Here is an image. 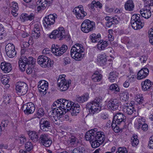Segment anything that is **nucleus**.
Here are the masks:
<instances>
[{
    "label": "nucleus",
    "mask_w": 153,
    "mask_h": 153,
    "mask_svg": "<svg viewBox=\"0 0 153 153\" xmlns=\"http://www.w3.org/2000/svg\"><path fill=\"white\" fill-rule=\"evenodd\" d=\"M97 131V128L91 129L88 131L85 135V139L90 142L91 147L94 148L99 147L105 139L104 133Z\"/></svg>",
    "instance_id": "1"
},
{
    "label": "nucleus",
    "mask_w": 153,
    "mask_h": 153,
    "mask_svg": "<svg viewBox=\"0 0 153 153\" xmlns=\"http://www.w3.org/2000/svg\"><path fill=\"white\" fill-rule=\"evenodd\" d=\"M51 111V118L53 122L56 124H59L60 120L67 121L69 120V117L68 115L64 114V111L58 109L56 108H52Z\"/></svg>",
    "instance_id": "2"
},
{
    "label": "nucleus",
    "mask_w": 153,
    "mask_h": 153,
    "mask_svg": "<svg viewBox=\"0 0 153 153\" xmlns=\"http://www.w3.org/2000/svg\"><path fill=\"white\" fill-rule=\"evenodd\" d=\"M84 51L83 46L80 44H76L71 50L70 55L71 57L76 60H80L84 57L82 53Z\"/></svg>",
    "instance_id": "3"
},
{
    "label": "nucleus",
    "mask_w": 153,
    "mask_h": 153,
    "mask_svg": "<svg viewBox=\"0 0 153 153\" xmlns=\"http://www.w3.org/2000/svg\"><path fill=\"white\" fill-rule=\"evenodd\" d=\"M73 103H74L69 100L60 99L54 102L53 106L56 107L55 108L58 109L63 110L65 113L66 109L69 110L70 109L71 107L72 106Z\"/></svg>",
    "instance_id": "4"
},
{
    "label": "nucleus",
    "mask_w": 153,
    "mask_h": 153,
    "mask_svg": "<svg viewBox=\"0 0 153 153\" xmlns=\"http://www.w3.org/2000/svg\"><path fill=\"white\" fill-rule=\"evenodd\" d=\"M101 99L100 98L97 97L94 100L87 103L86 107L90 114H93L95 112H98L101 110Z\"/></svg>",
    "instance_id": "5"
},
{
    "label": "nucleus",
    "mask_w": 153,
    "mask_h": 153,
    "mask_svg": "<svg viewBox=\"0 0 153 153\" xmlns=\"http://www.w3.org/2000/svg\"><path fill=\"white\" fill-rule=\"evenodd\" d=\"M142 17L139 14H134L131 18V23L132 27L135 30L142 28L144 25V23L141 20Z\"/></svg>",
    "instance_id": "6"
},
{
    "label": "nucleus",
    "mask_w": 153,
    "mask_h": 153,
    "mask_svg": "<svg viewBox=\"0 0 153 153\" xmlns=\"http://www.w3.org/2000/svg\"><path fill=\"white\" fill-rule=\"evenodd\" d=\"M95 29V23L93 21L88 19L84 20L81 25V31L85 33L92 31Z\"/></svg>",
    "instance_id": "7"
},
{
    "label": "nucleus",
    "mask_w": 153,
    "mask_h": 153,
    "mask_svg": "<svg viewBox=\"0 0 153 153\" xmlns=\"http://www.w3.org/2000/svg\"><path fill=\"white\" fill-rule=\"evenodd\" d=\"M65 75L64 74L59 76L57 80V84L60 90L63 91L67 90L69 88L71 83L70 79L66 80L65 78Z\"/></svg>",
    "instance_id": "8"
},
{
    "label": "nucleus",
    "mask_w": 153,
    "mask_h": 153,
    "mask_svg": "<svg viewBox=\"0 0 153 153\" xmlns=\"http://www.w3.org/2000/svg\"><path fill=\"white\" fill-rule=\"evenodd\" d=\"M36 62V59L32 57H29L27 58L26 56H23L19 61V68L22 71H24L25 70V66L27 65H33Z\"/></svg>",
    "instance_id": "9"
},
{
    "label": "nucleus",
    "mask_w": 153,
    "mask_h": 153,
    "mask_svg": "<svg viewBox=\"0 0 153 153\" xmlns=\"http://www.w3.org/2000/svg\"><path fill=\"white\" fill-rule=\"evenodd\" d=\"M68 47L63 45L61 47L57 44H53L51 48V51L55 56H60L63 54L67 50Z\"/></svg>",
    "instance_id": "10"
},
{
    "label": "nucleus",
    "mask_w": 153,
    "mask_h": 153,
    "mask_svg": "<svg viewBox=\"0 0 153 153\" xmlns=\"http://www.w3.org/2000/svg\"><path fill=\"white\" fill-rule=\"evenodd\" d=\"M65 32L64 28L60 27L57 29L53 30L49 35V37L51 39H53L59 38L60 40H61L65 38Z\"/></svg>",
    "instance_id": "11"
},
{
    "label": "nucleus",
    "mask_w": 153,
    "mask_h": 153,
    "mask_svg": "<svg viewBox=\"0 0 153 153\" xmlns=\"http://www.w3.org/2000/svg\"><path fill=\"white\" fill-rule=\"evenodd\" d=\"M16 90L19 95H23L25 94L28 90L27 84L23 82H18L16 84Z\"/></svg>",
    "instance_id": "12"
},
{
    "label": "nucleus",
    "mask_w": 153,
    "mask_h": 153,
    "mask_svg": "<svg viewBox=\"0 0 153 153\" xmlns=\"http://www.w3.org/2000/svg\"><path fill=\"white\" fill-rule=\"evenodd\" d=\"M57 18V16L55 13L50 14L45 17L44 19L43 24L47 29L50 28L51 25L55 22V19Z\"/></svg>",
    "instance_id": "13"
},
{
    "label": "nucleus",
    "mask_w": 153,
    "mask_h": 153,
    "mask_svg": "<svg viewBox=\"0 0 153 153\" xmlns=\"http://www.w3.org/2000/svg\"><path fill=\"white\" fill-rule=\"evenodd\" d=\"M73 13L75 14L77 19H82L87 15L86 13L84 11L82 5L75 7L73 10Z\"/></svg>",
    "instance_id": "14"
},
{
    "label": "nucleus",
    "mask_w": 153,
    "mask_h": 153,
    "mask_svg": "<svg viewBox=\"0 0 153 153\" xmlns=\"http://www.w3.org/2000/svg\"><path fill=\"white\" fill-rule=\"evenodd\" d=\"M39 140L41 144L45 147H49L52 143V140L48 137V134H42L39 137Z\"/></svg>",
    "instance_id": "15"
},
{
    "label": "nucleus",
    "mask_w": 153,
    "mask_h": 153,
    "mask_svg": "<svg viewBox=\"0 0 153 153\" xmlns=\"http://www.w3.org/2000/svg\"><path fill=\"white\" fill-rule=\"evenodd\" d=\"M51 122L50 120L46 118H43L40 121V127L43 131H48L51 127Z\"/></svg>",
    "instance_id": "16"
},
{
    "label": "nucleus",
    "mask_w": 153,
    "mask_h": 153,
    "mask_svg": "<svg viewBox=\"0 0 153 153\" xmlns=\"http://www.w3.org/2000/svg\"><path fill=\"white\" fill-rule=\"evenodd\" d=\"M53 1V0H38L36 2L37 6L36 10L39 12L44 10L48 5L51 4Z\"/></svg>",
    "instance_id": "17"
},
{
    "label": "nucleus",
    "mask_w": 153,
    "mask_h": 153,
    "mask_svg": "<svg viewBox=\"0 0 153 153\" xmlns=\"http://www.w3.org/2000/svg\"><path fill=\"white\" fill-rule=\"evenodd\" d=\"M23 109L25 113L27 115L33 113L35 110V106L33 103L30 102L23 105Z\"/></svg>",
    "instance_id": "18"
},
{
    "label": "nucleus",
    "mask_w": 153,
    "mask_h": 153,
    "mask_svg": "<svg viewBox=\"0 0 153 153\" xmlns=\"http://www.w3.org/2000/svg\"><path fill=\"white\" fill-rule=\"evenodd\" d=\"M150 5H145L143 8L141 9L140 13L142 16L145 19H148L151 16V12L150 11Z\"/></svg>",
    "instance_id": "19"
},
{
    "label": "nucleus",
    "mask_w": 153,
    "mask_h": 153,
    "mask_svg": "<svg viewBox=\"0 0 153 153\" xmlns=\"http://www.w3.org/2000/svg\"><path fill=\"white\" fill-rule=\"evenodd\" d=\"M120 106V103L118 100L116 99H110L107 103L108 108L112 110L118 109Z\"/></svg>",
    "instance_id": "20"
},
{
    "label": "nucleus",
    "mask_w": 153,
    "mask_h": 153,
    "mask_svg": "<svg viewBox=\"0 0 153 153\" xmlns=\"http://www.w3.org/2000/svg\"><path fill=\"white\" fill-rule=\"evenodd\" d=\"M123 111L124 113L128 115H131L136 111L134 107L132 105V104L130 103H126L124 104L123 106Z\"/></svg>",
    "instance_id": "21"
},
{
    "label": "nucleus",
    "mask_w": 153,
    "mask_h": 153,
    "mask_svg": "<svg viewBox=\"0 0 153 153\" xmlns=\"http://www.w3.org/2000/svg\"><path fill=\"white\" fill-rule=\"evenodd\" d=\"M126 117L125 116L121 113H117L114 117L112 122L116 123L117 124H120L122 122L125 121Z\"/></svg>",
    "instance_id": "22"
},
{
    "label": "nucleus",
    "mask_w": 153,
    "mask_h": 153,
    "mask_svg": "<svg viewBox=\"0 0 153 153\" xmlns=\"http://www.w3.org/2000/svg\"><path fill=\"white\" fill-rule=\"evenodd\" d=\"M149 73V70L147 68H143L138 72L137 79L140 80L145 78L148 75Z\"/></svg>",
    "instance_id": "23"
},
{
    "label": "nucleus",
    "mask_w": 153,
    "mask_h": 153,
    "mask_svg": "<svg viewBox=\"0 0 153 153\" xmlns=\"http://www.w3.org/2000/svg\"><path fill=\"white\" fill-rule=\"evenodd\" d=\"M70 112L72 116H76L80 111L79 105L77 103H73L72 106L71 107Z\"/></svg>",
    "instance_id": "24"
},
{
    "label": "nucleus",
    "mask_w": 153,
    "mask_h": 153,
    "mask_svg": "<svg viewBox=\"0 0 153 153\" xmlns=\"http://www.w3.org/2000/svg\"><path fill=\"white\" fill-rule=\"evenodd\" d=\"M1 68L5 73L9 72L12 70L11 65L10 63L3 62L1 63Z\"/></svg>",
    "instance_id": "25"
},
{
    "label": "nucleus",
    "mask_w": 153,
    "mask_h": 153,
    "mask_svg": "<svg viewBox=\"0 0 153 153\" xmlns=\"http://www.w3.org/2000/svg\"><path fill=\"white\" fill-rule=\"evenodd\" d=\"M89 98L88 94L85 93L81 96H80L79 95H76V96L75 100L78 102L83 103L87 101Z\"/></svg>",
    "instance_id": "26"
},
{
    "label": "nucleus",
    "mask_w": 153,
    "mask_h": 153,
    "mask_svg": "<svg viewBox=\"0 0 153 153\" xmlns=\"http://www.w3.org/2000/svg\"><path fill=\"white\" fill-rule=\"evenodd\" d=\"M152 85V82L148 79H146L141 83L142 88L144 91H146L149 89Z\"/></svg>",
    "instance_id": "27"
},
{
    "label": "nucleus",
    "mask_w": 153,
    "mask_h": 153,
    "mask_svg": "<svg viewBox=\"0 0 153 153\" xmlns=\"http://www.w3.org/2000/svg\"><path fill=\"white\" fill-rule=\"evenodd\" d=\"M27 134L30 139L34 142H36L38 140L39 135L38 133L35 131H28Z\"/></svg>",
    "instance_id": "28"
},
{
    "label": "nucleus",
    "mask_w": 153,
    "mask_h": 153,
    "mask_svg": "<svg viewBox=\"0 0 153 153\" xmlns=\"http://www.w3.org/2000/svg\"><path fill=\"white\" fill-rule=\"evenodd\" d=\"M102 76V75L98 71H96L91 76V79L94 82H99L101 80Z\"/></svg>",
    "instance_id": "29"
},
{
    "label": "nucleus",
    "mask_w": 153,
    "mask_h": 153,
    "mask_svg": "<svg viewBox=\"0 0 153 153\" xmlns=\"http://www.w3.org/2000/svg\"><path fill=\"white\" fill-rule=\"evenodd\" d=\"M108 44L107 42L101 40L99 41L97 47L98 50H103L108 46Z\"/></svg>",
    "instance_id": "30"
},
{
    "label": "nucleus",
    "mask_w": 153,
    "mask_h": 153,
    "mask_svg": "<svg viewBox=\"0 0 153 153\" xmlns=\"http://www.w3.org/2000/svg\"><path fill=\"white\" fill-rule=\"evenodd\" d=\"M97 60L101 65L105 64L107 61L106 54L103 53L100 55L98 57Z\"/></svg>",
    "instance_id": "31"
},
{
    "label": "nucleus",
    "mask_w": 153,
    "mask_h": 153,
    "mask_svg": "<svg viewBox=\"0 0 153 153\" xmlns=\"http://www.w3.org/2000/svg\"><path fill=\"white\" fill-rule=\"evenodd\" d=\"M79 142L78 139L74 136H71L68 140V143L71 146H76Z\"/></svg>",
    "instance_id": "32"
},
{
    "label": "nucleus",
    "mask_w": 153,
    "mask_h": 153,
    "mask_svg": "<svg viewBox=\"0 0 153 153\" xmlns=\"http://www.w3.org/2000/svg\"><path fill=\"white\" fill-rule=\"evenodd\" d=\"M134 7V4L131 0H129L126 3L125 8L126 10L128 11L133 10Z\"/></svg>",
    "instance_id": "33"
},
{
    "label": "nucleus",
    "mask_w": 153,
    "mask_h": 153,
    "mask_svg": "<svg viewBox=\"0 0 153 153\" xmlns=\"http://www.w3.org/2000/svg\"><path fill=\"white\" fill-rule=\"evenodd\" d=\"M100 37L101 35L100 33L97 35L95 33H93L90 36V38L93 43H96L99 41Z\"/></svg>",
    "instance_id": "34"
},
{
    "label": "nucleus",
    "mask_w": 153,
    "mask_h": 153,
    "mask_svg": "<svg viewBox=\"0 0 153 153\" xmlns=\"http://www.w3.org/2000/svg\"><path fill=\"white\" fill-rule=\"evenodd\" d=\"M118 74L115 71L111 72L109 74V80L111 82H114L118 77Z\"/></svg>",
    "instance_id": "35"
},
{
    "label": "nucleus",
    "mask_w": 153,
    "mask_h": 153,
    "mask_svg": "<svg viewBox=\"0 0 153 153\" xmlns=\"http://www.w3.org/2000/svg\"><path fill=\"white\" fill-rule=\"evenodd\" d=\"M48 57L47 56L44 55H40L39 56L37 60L38 63L42 67V65H43V64L45 63L46 60H48Z\"/></svg>",
    "instance_id": "36"
},
{
    "label": "nucleus",
    "mask_w": 153,
    "mask_h": 153,
    "mask_svg": "<svg viewBox=\"0 0 153 153\" xmlns=\"http://www.w3.org/2000/svg\"><path fill=\"white\" fill-rule=\"evenodd\" d=\"M42 67L44 68H50L53 65V63L51 59L49 57H48V60H46L45 63L43 64Z\"/></svg>",
    "instance_id": "37"
},
{
    "label": "nucleus",
    "mask_w": 153,
    "mask_h": 153,
    "mask_svg": "<svg viewBox=\"0 0 153 153\" xmlns=\"http://www.w3.org/2000/svg\"><path fill=\"white\" fill-rule=\"evenodd\" d=\"M137 136L136 135H133V137L131 138V143L132 145L134 147L136 146L138 144L139 141L137 139Z\"/></svg>",
    "instance_id": "38"
},
{
    "label": "nucleus",
    "mask_w": 153,
    "mask_h": 153,
    "mask_svg": "<svg viewBox=\"0 0 153 153\" xmlns=\"http://www.w3.org/2000/svg\"><path fill=\"white\" fill-rule=\"evenodd\" d=\"M144 122V120L140 117L138 118L137 121H136L134 124L135 127L137 129H140V125H142L143 123Z\"/></svg>",
    "instance_id": "39"
},
{
    "label": "nucleus",
    "mask_w": 153,
    "mask_h": 153,
    "mask_svg": "<svg viewBox=\"0 0 153 153\" xmlns=\"http://www.w3.org/2000/svg\"><path fill=\"white\" fill-rule=\"evenodd\" d=\"M85 150L82 147H78L74 149L71 151V153H84Z\"/></svg>",
    "instance_id": "40"
},
{
    "label": "nucleus",
    "mask_w": 153,
    "mask_h": 153,
    "mask_svg": "<svg viewBox=\"0 0 153 153\" xmlns=\"http://www.w3.org/2000/svg\"><path fill=\"white\" fill-rule=\"evenodd\" d=\"M148 34L149 37V42L150 43L153 45V27L149 29Z\"/></svg>",
    "instance_id": "41"
},
{
    "label": "nucleus",
    "mask_w": 153,
    "mask_h": 153,
    "mask_svg": "<svg viewBox=\"0 0 153 153\" xmlns=\"http://www.w3.org/2000/svg\"><path fill=\"white\" fill-rule=\"evenodd\" d=\"M136 101L139 104H141L143 103V98L142 94H137L136 97Z\"/></svg>",
    "instance_id": "42"
},
{
    "label": "nucleus",
    "mask_w": 153,
    "mask_h": 153,
    "mask_svg": "<svg viewBox=\"0 0 153 153\" xmlns=\"http://www.w3.org/2000/svg\"><path fill=\"white\" fill-rule=\"evenodd\" d=\"M42 87L38 88L40 92H42V94H45L47 93V90L48 89V85H44Z\"/></svg>",
    "instance_id": "43"
},
{
    "label": "nucleus",
    "mask_w": 153,
    "mask_h": 153,
    "mask_svg": "<svg viewBox=\"0 0 153 153\" xmlns=\"http://www.w3.org/2000/svg\"><path fill=\"white\" fill-rule=\"evenodd\" d=\"M14 50H15L14 45L11 43L7 44L5 47V51L6 52Z\"/></svg>",
    "instance_id": "44"
},
{
    "label": "nucleus",
    "mask_w": 153,
    "mask_h": 153,
    "mask_svg": "<svg viewBox=\"0 0 153 153\" xmlns=\"http://www.w3.org/2000/svg\"><path fill=\"white\" fill-rule=\"evenodd\" d=\"M110 90L114 91L115 92H117L120 91V89L118 86L116 84H112L109 87Z\"/></svg>",
    "instance_id": "45"
},
{
    "label": "nucleus",
    "mask_w": 153,
    "mask_h": 153,
    "mask_svg": "<svg viewBox=\"0 0 153 153\" xmlns=\"http://www.w3.org/2000/svg\"><path fill=\"white\" fill-rule=\"evenodd\" d=\"M117 124L116 123L112 122L111 125L113 129L116 133H118L120 131L119 128L117 126Z\"/></svg>",
    "instance_id": "46"
},
{
    "label": "nucleus",
    "mask_w": 153,
    "mask_h": 153,
    "mask_svg": "<svg viewBox=\"0 0 153 153\" xmlns=\"http://www.w3.org/2000/svg\"><path fill=\"white\" fill-rule=\"evenodd\" d=\"M32 36L35 39H37L40 36V32L33 30L32 33Z\"/></svg>",
    "instance_id": "47"
},
{
    "label": "nucleus",
    "mask_w": 153,
    "mask_h": 153,
    "mask_svg": "<svg viewBox=\"0 0 153 153\" xmlns=\"http://www.w3.org/2000/svg\"><path fill=\"white\" fill-rule=\"evenodd\" d=\"M44 111L43 109L40 108L38 110L36 116L37 117L40 118L44 115Z\"/></svg>",
    "instance_id": "48"
},
{
    "label": "nucleus",
    "mask_w": 153,
    "mask_h": 153,
    "mask_svg": "<svg viewBox=\"0 0 153 153\" xmlns=\"http://www.w3.org/2000/svg\"><path fill=\"white\" fill-rule=\"evenodd\" d=\"M25 147L27 151L30 152L33 149L32 144L30 142H27L25 144Z\"/></svg>",
    "instance_id": "49"
},
{
    "label": "nucleus",
    "mask_w": 153,
    "mask_h": 153,
    "mask_svg": "<svg viewBox=\"0 0 153 153\" xmlns=\"http://www.w3.org/2000/svg\"><path fill=\"white\" fill-rule=\"evenodd\" d=\"M6 52L7 55L10 58H13L16 55L17 53L15 50L9 51Z\"/></svg>",
    "instance_id": "50"
},
{
    "label": "nucleus",
    "mask_w": 153,
    "mask_h": 153,
    "mask_svg": "<svg viewBox=\"0 0 153 153\" xmlns=\"http://www.w3.org/2000/svg\"><path fill=\"white\" fill-rule=\"evenodd\" d=\"M41 27V26L40 23L38 22L34 25L33 30L40 32Z\"/></svg>",
    "instance_id": "51"
},
{
    "label": "nucleus",
    "mask_w": 153,
    "mask_h": 153,
    "mask_svg": "<svg viewBox=\"0 0 153 153\" xmlns=\"http://www.w3.org/2000/svg\"><path fill=\"white\" fill-rule=\"evenodd\" d=\"M20 19L21 21L23 22L27 21V14L26 13H23L21 15Z\"/></svg>",
    "instance_id": "52"
},
{
    "label": "nucleus",
    "mask_w": 153,
    "mask_h": 153,
    "mask_svg": "<svg viewBox=\"0 0 153 153\" xmlns=\"http://www.w3.org/2000/svg\"><path fill=\"white\" fill-rule=\"evenodd\" d=\"M48 82L44 80H41L39 82L38 86V88L41 87H42L44 85H48Z\"/></svg>",
    "instance_id": "53"
},
{
    "label": "nucleus",
    "mask_w": 153,
    "mask_h": 153,
    "mask_svg": "<svg viewBox=\"0 0 153 153\" xmlns=\"http://www.w3.org/2000/svg\"><path fill=\"white\" fill-rule=\"evenodd\" d=\"M11 96L10 95H5L4 97V101L5 103L6 104L9 103L10 101V99Z\"/></svg>",
    "instance_id": "54"
},
{
    "label": "nucleus",
    "mask_w": 153,
    "mask_h": 153,
    "mask_svg": "<svg viewBox=\"0 0 153 153\" xmlns=\"http://www.w3.org/2000/svg\"><path fill=\"white\" fill-rule=\"evenodd\" d=\"M116 153H127V151L125 147H120Z\"/></svg>",
    "instance_id": "55"
},
{
    "label": "nucleus",
    "mask_w": 153,
    "mask_h": 153,
    "mask_svg": "<svg viewBox=\"0 0 153 153\" xmlns=\"http://www.w3.org/2000/svg\"><path fill=\"white\" fill-rule=\"evenodd\" d=\"M121 98L124 100L126 101L129 98V94L127 92L123 93L121 95Z\"/></svg>",
    "instance_id": "56"
},
{
    "label": "nucleus",
    "mask_w": 153,
    "mask_h": 153,
    "mask_svg": "<svg viewBox=\"0 0 153 153\" xmlns=\"http://www.w3.org/2000/svg\"><path fill=\"white\" fill-rule=\"evenodd\" d=\"M123 41L125 43L128 45H130L132 44L131 41H130L129 38L127 37H124Z\"/></svg>",
    "instance_id": "57"
},
{
    "label": "nucleus",
    "mask_w": 153,
    "mask_h": 153,
    "mask_svg": "<svg viewBox=\"0 0 153 153\" xmlns=\"http://www.w3.org/2000/svg\"><path fill=\"white\" fill-rule=\"evenodd\" d=\"M10 9L18 10L19 9L18 4L16 2H12V5L10 7Z\"/></svg>",
    "instance_id": "58"
},
{
    "label": "nucleus",
    "mask_w": 153,
    "mask_h": 153,
    "mask_svg": "<svg viewBox=\"0 0 153 153\" xmlns=\"http://www.w3.org/2000/svg\"><path fill=\"white\" fill-rule=\"evenodd\" d=\"M2 83L5 85H7L9 82V79L6 77H3L1 79Z\"/></svg>",
    "instance_id": "59"
},
{
    "label": "nucleus",
    "mask_w": 153,
    "mask_h": 153,
    "mask_svg": "<svg viewBox=\"0 0 153 153\" xmlns=\"http://www.w3.org/2000/svg\"><path fill=\"white\" fill-rule=\"evenodd\" d=\"M149 143L148 144L150 148L153 149V136L149 138Z\"/></svg>",
    "instance_id": "60"
},
{
    "label": "nucleus",
    "mask_w": 153,
    "mask_h": 153,
    "mask_svg": "<svg viewBox=\"0 0 153 153\" xmlns=\"http://www.w3.org/2000/svg\"><path fill=\"white\" fill-rule=\"evenodd\" d=\"M35 18L34 14L33 13H30L29 15L27 14V20L32 21Z\"/></svg>",
    "instance_id": "61"
},
{
    "label": "nucleus",
    "mask_w": 153,
    "mask_h": 153,
    "mask_svg": "<svg viewBox=\"0 0 153 153\" xmlns=\"http://www.w3.org/2000/svg\"><path fill=\"white\" fill-rule=\"evenodd\" d=\"M9 123V121L7 120H3L1 122V125L4 127H7Z\"/></svg>",
    "instance_id": "62"
},
{
    "label": "nucleus",
    "mask_w": 153,
    "mask_h": 153,
    "mask_svg": "<svg viewBox=\"0 0 153 153\" xmlns=\"http://www.w3.org/2000/svg\"><path fill=\"white\" fill-rule=\"evenodd\" d=\"M22 48H27L29 46L30 44L27 42H23L21 43Z\"/></svg>",
    "instance_id": "63"
},
{
    "label": "nucleus",
    "mask_w": 153,
    "mask_h": 153,
    "mask_svg": "<svg viewBox=\"0 0 153 153\" xmlns=\"http://www.w3.org/2000/svg\"><path fill=\"white\" fill-rule=\"evenodd\" d=\"M112 22L115 23L116 24L119 23L120 19L117 16H115L112 18Z\"/></svg>",
    "instance_id": "64"
}]
</instances>
